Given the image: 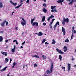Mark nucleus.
<instances>
[{
    "instance_id": "nucleus-26",
    "label": "nucleus",
    "mask_w": 76,
    "mask_h": 76,
    "mask_svg": "<svg viewBox=\"0 0 76 76\" xmlns=\"http://www.w3.org/2000/svg\"><path fill=\"white\" fill-rule=\"evenodd\" d=\"M3 4H2V2L0 3V9H1V8H2L3 7Z\"/></svg>"
},
{
    "instance_id": "nucleus-14",
    "label": "nucleus",
    "mask_w": 76,
    "mask_h": 76,
    "mask_svg": "<svg viewBox=\"0 0 76 76\" xmlns=\"http://www.w3.org/2000/svg\"><path fill=\"white\" fill-rule=\"evenodd\" d=\"M63 49H65L64 50V52H66V51H67V47L66 46H64V47L63 48Z\"/></svg>"
},
{
    "instance_id": "nucleus-51",
    "label": "nucleus",
    "mask_w": 76,
    "mask_h": 76,
    "mask_svg": "<svg viewBox=\"0 0 76 76\" xmlns=\"http://www.w3.org/2000/svg\"><path fill=\"white\" fill-rule=\"evenodd\" d=\"M17 41V40H16L15 39L13 40V42H16Z\"/></svg>"
},
{
    "instance_id": "nucleus-32",
    "label": "nucleus",
    "mask_w": 76,
    "mask_h": 76,
    "mask_svg": "<svg viewBox=\"0 0 76 76\" xmlns=\"http://www.w3.org/2000/svg\"><path fill=\"white\" fill-rule=\"evenodd\" d=\"M43 6L44 7H46V6H47V4H43Z\"/></svg>"
},
{
    "instance_id": "nucleus-61",
    "label": "nucleus",
    "mask_w": 76,
    "mask_h": 76,
    "mask_svg": "<svg viewBox=\"0 0 76 76\" xmlns=\"http://www.w3.org/2000/svg\"><path fill=\"white\" fill-rule=\"evenodd\" d=\"M50 19L49 18L48 19V20L49 21H50Z\"/></svg>"
},
{
    "instance_id": "nucleus-31",
    "label": "nucleus",
    "mask_w": 76,
    "mask_h": 76,
    "mask_svg": "<svg viewBox=\"0 0 76 76\" xmlns=\"http://www.w3.org/2000/svg\"><path fill=\"white\" fill-rule=\"evenodd\" d=\"M5 61H7L6 63H7V62H8V61H9V59L7 58H6L5 59Z\"/></svg>"
},
{
    "instance_id": "nucleus-46",
    "label": "nucleus",
    "mask_w": 76,
    "mask_h": 76,
    "mask_svg": "<svg viewBox=\"0 0 76 76\" xmlns=\"http://www.w3.org/2000/svg\"><path fill=\"white\" fill-rule=\"evenodd\" d=\"M49 26L50 28H52V26L51 25L49 24Z\"/></svg>"
},
{
    "instance_id": "nucleus-33",
    "label": "nucleus",
    "mask_w": 76,
    "mask_h": 76,
    "mask_svg": "<svg viewBox=\"0 0 76 76\" xmlns=\"http://www.w3.org/2000/svg\"><path fill=\"white\" fill-rule=\"evenodd\" d=\"M37 67V64H35L34 65V67Z\"/></svg>"
},
{
    "instance_id": "nucleus-49",
    "label": "nucleus",
    "mask_w": 76,
    "mask_h": 76,
    "mask_svg": "<svg viewBox=\"0 0 76 76\" xmlns=\"http://www.w3.org/2000/svg\"><path fill=\"white\" fill-rule=\"evenodd\" d=\"M54 12V11L53 9H52L51 11V12Z\"/></svg>"
},
{
    "instance_id": "nucleus-57",
    "label": "nucleus",
    "mask_w": 76,
    "mask_h": 76,
    "mask_svg": "<svg viewBox=\"0 0 76 76\" xmlns=\"http://www.w3.org/2000/svg\"><path fill=\"white\" fill-rule=\"evenodd\" d=\"M10 62H11V61H12V59L11 58H10Z\"/></svg>"
},
{
    "instance_id": "nucleus-11",
    "label": "nucleus",
    "mask_w": 76,
    "mask_h": 76,
    "mask_svg": "<svg viewBox=\"0 0 76 76\" xmlns=\"http://www.w3.org/2000/svg\"><path fill=\"white\" fill-rule=\"evenodd\" d=\"M15 50H16V46L14 45V48L12 49V53H14Z\"/></svg>"
},
{
    "instance_id": "nucleus-47",
    "label": "nucleus",
    "mask_w": 76,
    "mask_h": 76,
    "mask_svg": "<svg viewBox=\"0 0 76 76\" xmlns=\"http://www.w3.org/2000/svg\"><path fill=\"white\" fill-rule=\"evenodd\" d=\"M73 32H74V33L75 34H76V30H73Z\"/></svg>"
},
{
    "instance_id": "nucleus-1",
    "label": "nucleus",
    "mask_w": 76,
    "mask_h": 76,
    "mask_svg": "<svg viewBox=\"0 0 76 76\" xmlns=\"http://www.w3.org/2000/svg\"><path fill=\"white\" fill-rule=\"evenodd\" d=\"M54 67V63L53 62H52L51 63V65L50 66V71H49V70H48L47 71V73L48 75H50V74L51 72H53V68Z\"/></svg>"
},
{
    "instance_id": "nucleus-6",
    "label": "nucleus",
    "mask_w": 76,
    "mask_h": 76,
    "mask_svg": "<svg viewBox=\"0 0 76 76\" xmlns=\"http://www.w3.org/2000/svg\"><path fill=\"white\" fill-rule=\"evenodd\" d=\"M62 32H63L64 35H66V30H65V29H64L63 27H62Z\"/></svg>"
},
{
    "instance_id": "nucleus-54",
    "label": "nucleus",
    "mask_w": 76,
    "mask_h": 76,
    "mask_svg": "<svg viewBox=\"0 0 76 76\" xmlns=\"http://www.w3.org/2000/svg\"><path fill=\"white\" fill-rule=\"evenodd\" d=\"M66 1H69V2H70V1H71V0H66Z\"/></svg>"
},
{
    "instance_id": "nucleus-28",
    "label": "nucleus",
    "mask_w": 76,
    "mask_h": 76,
    "mask_svg": "<svg viewBox=\"0 0 76 76\" xmlns=\"http://www.w3.org/2000/svg\"><path fill=\"white\" fill-rule=\"evenodd\" d=\"M20 18H21L22 19V20L23 21V22H26V21L25 20V19H24V18H23L20 17Z\"/></svg>"
},
{
    "instance_id": "nucleus-15",
    "label": "nucleus",
    "mask_w": 76,
    "mask_h": 76,
    "mask_svg": "<svg viewBox=\"0 0 76 76\" xmlns=\"http://www.w3.org/2000/svg\"><path fill=\"white\" fill-rule=\"evenodd\" d=\"M23 4V3H21L20 5H18L15 8V9H18V8H19V7H20V6H22V4Z\"/></svg>"
},
{
    "instance_id": "nucleus-12",
    "label": "nucleus",
    "mask_w": 76,
    "mask_h": 76,
    "mask_svg": "<svg viewBox=\"0 0 76 76\" xmlns=\"http://www.w3.org/2000/svg\"><path fill=\"white\" fill-rule=\"evenodd\" d=\"M26 22H23V21L21 23V24L23 26H25V25H26Z\"/></svg>"
},
{
    "instance_id": "nucleus-43",
    "label": "nucleus",
    "mask_w": 76,
    "mask_h": 76,
    "mask_svg": "<svg viewBox=\"0 0 76 76\" xmlns=\"http://www.w3.org/2000/svg\"><path fill=\"white\" fill-rule=\"evenodd\" d=\"M24 1L23 0H20V3H21L22 2H23V1Z\"/></svg>"
},
{
    "instance_id": "nucleus-23",
    "label": "nucleus",
    "mask_w": 76,
    "mask_h": 76,
    "mask_svg": "<svg viewBox=\"0 0 76 76\" xmlns=\"http://www.w3.org/2000/svg\"><path fill=\"white\" fill-rule=\"evenodd\" d=\"M56 7V6H51V9H55Z\"/></svg>"
},
{
    "instance_id": "nucleus-5",
    "label": "nucleus",
    "mask_w": 76,
    "mask_h": 76,
    "mask_svg": "<svg viewBox=\"0 0 76 76\" xmlns=\"http://www.w3.org/2000/svg\"><path fill=\"white\" fill-rule=\"evenodd\" d=\"M72 35H71V39H73V31H74L75 29V26H73L72 27Z\"/></svg>"
},
{
    "instance_id": "nucleus-10",
    "label": "nucleus",
    "mask_w": 76,
    "mask_h": 76,
    "mask_svg": "<svg viewBox=\"0 0 76 76\" xmlns=\"http://www.w3.org/2000/svg\"><path fill=\"white\" fill-rule=\"evenodd\" d=\"M10 3H11V4H13V6H16V5H17V3H14L11 1H10Z\"/></svg>"
},
{
    "instance_id": "nucleus-4",
    "label": "nucleus",
    "mask_w": 76,
    "mask_h": 76,
    "mask_svg": "<svg viewBox=\"0 0 76 76\" xmlns=\"http://www.w3.org/2000/svg\"><path fill=\"white\" fill-rule=\"evenodd\" d=\"M63 21L62 22V24L63 25H64L65 24H66V23H69V19L68 18L65 19V18H63Z\"/></svg>"
},
{
    "instance_id": "nucleus-56",
    "label": "nucleus",
    "mask_w": 76,
    "mask_h": 76,
    "mask_svg": "<svg viewBox=\"0 0 76 76\" xmlns=\"http://www.w3.org/2000/svg\"><path fill=\"white\" fill-rule=\"evenodd\" d=\"M54 12H57V11L56 9L54 10Z\"/></svg>"
},
{
    "instance_id": "nucleus-41",
    "label": "nucleus",
    "mask_w": 76,
    "mask_h": 76,
    "mask_svg": "<svg viewBox=\"0 0 76 76\" xmlns=\"http://www.w3.org/2000/svg\"><path fill=\"white\" fill-rule=\"evenodd\" d=\"M55 20V19L53 18L52 19V22H54V21Z\"/></svg>"
},
{
    "instance_id": "nucleus-29",
    "label": "nucleus",
    "mask_w": 76,
    "mask_h": 76,
    "mask_svg": "<svg viewBox=\"0 0 76 76\" xmlns=\"http://www.w3.org/2000/svg\"><path fill=\"white\" fill-rule=\"evenodd\" d=\"M45 41H46L45 39H43V41H42V44H43V43H44V42Z\"/></svg>"
},
{
    "instance_id": "nucleus-24",
    "label": "nucleus",
    "mask_w": 76,
    "mask_h": 76,
    "mask_svg": "<svg viewBox=\"0 0 76 76\" xmlns=\"http://www.w3.org/2000/svg\"><path fill=\"white\" fill-rule=\"evenodd\" d=\"M42 57L43 58V59H45V60L46 58H47V57L44 55H42Z\"/></svg>"
},
{
    "instance_id": "nucleus-35",
    "label": "nucleus",
    "mask_w": 76,
    "mask_h": 76,
    "mask_svg": "<svg viewBox=\"0 0 76 76\" xmlns=\"http://www.w3.org/2000/svg\"><path fill=\"white\" fill-rule=\"evenodd\" d=\"M62 69H64V71H65V67H63V66H62Z\"/></svg>"
},
{
    "instance_id": "nucleus-50",
    "label": "nucleus",
    "mask_w": 76,
    "mask_h": 76,
    "mask_svg": "<svg viewBox=\"0 0 76 76\" xmlns=\"http://www.w3.org/2000/svg\"><path fill=\"white\" fill-rule=\"evenodd\" d=\"M0 32V33H3V32H4V31H1Z\"/></svg>"
},
{
    "instance_id": "nucleus-17",
    "label": "nucleus",
    "mask_w": 76,
    "mask_h": 76,
    "mask_svg": "<svg viewBox=\"0 0 76 76\" xmlns=\"http://www.w3.org/2000/svg\"><path fill=\"white\" fill-rule=\"evenodd\" d=\"M43 11L44 12V13H47V10L45 9V8H44Z\"/></svg>"
},
{
    "instance_id": "nucleus-63",
    "label": "nucleus",
    "mask_w": 76,
    "mask_h": 76,
    "mask_svg": "<svg viewBox=\"0 0 76 76\" xmlns=\"http://www.w3.org/2000/svg\"><path fill=\"white\" fill-rule=\"evenodd\" d=\"M74 67H75V68H76V65H74Z\"/></svg>"
},
{
    "instance_id": "nucleus-34",
    "label": "nucleus",
    "mask_w": 76,
    "mask_h": 76,
    "mask_svg": "<svg viewBox=\"0 0 76 76\" xmlns=\"http://www.w3.org/2000/svg\"><path fill=\"white\" fill-rule=\"evenodd\" d=\"M56 24L57 25H59V24H60V23H59V22L58 21L57 22H56Z\"/></svg>"
},
{
    "instance_id": "nucleus-44",
    "label": "nucleus",
    "mask_w": 76,
    "mask_h": 76,
    "mask_svg": "<svg viewBox=\"0 0 76 76\" xmlns=\"http://www.w3.org/2000/svg\"><path fill=\"white\" fill-rule=\"evenodd\" d=\"M18 27L17 26L16 27H15V29L16 30V31H17V30H18Z\"/></svg>"
},
{
    "instance_id": "nucleus-60",
    "label": "nucleus",
    "mask_w": 76,
    "mask_h": 76,
    "mask_svg": "<svg viewBox=\"0 0 76 76\" xmlns=\"http://www.w3.org/2000/svg\"><path fill=\"white\" fill-rule=\"evenodd\" d=\"M13 13H14V12H13L12 13V15H13Z\"/></svg>"
},
{
    "instance_id": "nucleus-3",
    "label": "nucleus",
    "mask_w": 76,
    "mask_h": 76,
    "mask_svg": "<svg viewBox=\"0 0 76 76\" xmlns=\"http://www.w3.org/2000/svg\"><path fill=\"white\" fill-rule=\"evenodd\" d=\"M6 23V26H7L8 24H9V23L7 21H6V20H4L3 22H2L1 23V26L2 27H4V25L5 23Z\"/></svg>"
},
{
    "instance_id": "nucleus-21",
    "label": "nucleus",
    "mask_w": 76,
    "mask_h": 76,
    "mask_svg": "<svg viewBox=\"0 0 76 76\" xmlns=\"http://www.w3.org/2000/svg\"><path fill=\"white\" fill-rule=\"evenodd\" d=\"M52 41L53 42L52 43V44L53 43V44H56V41H55V39H53Z\"/></svg>"
},
{
    "instance_id": "nucleus-8",
    "label": "nucleus",
    "mask_w": 76,
    "mask_h": 76,
    "mask_svg": "<svg viewBox=\"0 0 76 76\" xmlns=\"http://www.w3.org/2000/svg\"><path fill=\"white\" fill-rule=\"evenodd\" d=\"M71 65L70 64H68V66L67 69L68 72H70V68H71V66H70Z\"/></svg>"
},
{
    "instance_id": "nucleus-64",
    "label": "nucleus",
    "mask_w": 76,
    "mask_h": 76,
    "mask_svg": "<svg viewBox=\"0 0 76 76\" xmlns=\"http://www.w3.org/2000/svg\"><path fill=\"white\" fill-rule=\"evenodd\" d=\"M20 48H23V46H21Z\"/></svg>"
},
{
    "instance_id": "nucleus-38",
    "label": "nucleus",
    "mask_w": 76,
    "mask_h": 76,
    "mask_svg": "<svg viewBox=\"0 0 76 76\" xmlns=\"http://www.w3.org/2000/svg\"><path fill=\"white\" fill-rule=\"evenodd\" d=\"M57 25L56 24L53 27L54 28H56V27L57 26Z\"/></svg>"
},
{
    "instance_id": "nucleus-40",
    "label": "nucleus",
    "mask_w": 76,
    "mask_h": 76,
    "mask_svg": "<svg viewBox=\"0 0 76 76\" xmlns=\"http://www.w3.org/2000/svg\"><path fill=\"white\" fill-rule=\"evenodd\" d=\"M43 25L44 26H45V25H46V23H43Z\"/></svg>"
},
{
    "instance_id": "nucleus-39",
    "label": "nucleus",
    "mask_w": 76,
    "mask_h": 76,
    "mask_svg": "<svg viewBox=\"0 0 76 76\" xmlns=\"http://www.w3.org/2000/svg\"><path fill=\"white\" fill-rule=\"evenodd\" d=\"M56 50L57 52H59V51H60V50H59V49H58V48H57L56 49Z\"/></svg>"
},
{
    "instance_id": "nucleus-30",
    "label": "nucleus",
    "mask_w": 76,
    "mask_h": 76,
    "mask_svg": "<svg viewBox=\"0 0 76 76\" xmlns=\"http://www.w3.org/2000/svg\"><path fill=\"white\" fill-rule=\"evenodd\" d=\"M69 40L68 39V38H67L65 40V42H69Z\"/></svg>"
},
{
    "instance_id": "nucleus-52",
    "label": "nucleus",
    "mask_w": 76,
    "mask_h": 76,
    "mask_svg": "<svg viewBox=\"0 0 76 76\" xmlns=\"http://www.w3.org/2000/svg\"><path fill=\"white\" fill-rule=\"evenodd\" d=\"M15 43L16 44H17V45H18V42L17 41Z\"/></svg>"
},
{
    "instance_id": "nucleus-13",
    "label": "nucleus",
    "mask_w": 76,
    "mask_h": 76,
    "mask_svg": "<svg viewBox=\"0 0 76 76\" xmlns=\"http://www.w3.org/2000/svg\"><path fill=\"white\" fill-rule=\"evenodd\" d=\"M45 17H43L42 18V22H44V21H45Z\"/></svg>"
},
{
    "instance_id": "nucleus-58",
    "label": "nucleus",
    "mask_w": 76,
    "mask_h": 76,
    "mask_svg": "<svg viewBox=\"0 0 76 76\" xmlns=\"http://www.w3.org/2000/svg\"><path fill=\"white\" fill-rule=\"evenodd\" d=\"M49 18L50 19H51V18H52V16H51L50 17H49Z\"/></svg>"
},
{
    "instance_id": "nucleus-25",
    "label": "nucleus",
    "mask_w": 76,
    "mask_h": 76,
    "mask_svg": "<svg viewBox=\"0 0 76 76\" xmlns=\"http://www.w3.org/2000/svg\"><path fill=\"white\" fill-rule=\"evenodd\" d=\"M3 37L1 36H0V42L2 41H3Z\"/></svg>"
},
{
    "instance_id": "nucleus-22",
    "label": "nucleus",
    "mask_w": 76,
    "mask_h": 76,
    "mask_svg": "<svg viewBox=\"0 0 76 76\" xmlns=\"http://www.w3.org/2000/svg\"><path fill=\"white\" fill-rule=\"evenodd\" d=\"M59 53V54H64V53L63 52L61 51V50H60L58 52Z\"/></svg>"
},
{
    "instance_id": "nucleus-2",
    "label": "nucleus",
    "mask_w": 76,
    "mask_h": 76,
    "mask_svg": "<svg viewBox=\"0 0 76 76\" xmlns=\"http://www.w3.org/2000/svg\"><path fill=\"white\" fill-rule=\"evenodd\" d=\"M34 20L35 18H34L33 19H31V24H32L33 26H35V25L37 26H38V22H34Z\"/></svg>"
},
{
    "instance_id": "nucleus-18",
    "label": "nucleus",
    "mask_w": 76,
    "mask_h": 76,
    "mask_svg": "<svg viewBox=\"0 0 76 76\" xmlns=\"http://www.w3.org/2000/svg\"><path fill=\"white\" fill-rule=\"evenodd\" d=\"M7 66H6L5 68H4L3 69L0 70V71H4V70H6V69H7Z\"/></svg>"
},
{
    "instance_id": "nucleus-45",
    "label": "nucleus",
    "mask_w": 76,
    "mask_h": 76,
    "mask_svg": "<svg viewBox=\"0 0 76 76\" xmlns=\"http://www.w3.org/2000/svg\"><path fill=\"white\" fill-rule=\"evenodd\" d=\"M6 53V52H3L2 53V54L3 55H4V54H5V53Z\"/></svg>"
},
{
    "instance_id": "nucleus-19",
    "label": "nucleus",
    "mask_w": 76,
    "mask_h": 76,
    "mask_svg": "<svg viewBox=\"0 0 76 76\" xmlns=\"http://www.w3.org/2000/svg\"><path fill=\"white\" fill-rule=\"evenodd\" d=\"M32 57H37V58H39V56L36 55L34 56H32Z\"/></svg>"
},
{
    "instance_id": "nucleus-7",
    "label": "nucleus",
    "mask_w": 76,
    "mask_h": 76,
    "mask_svg": "<svg viewBox=\"0 0 76 76\" xmlns=\"http://www.w3.org/2000/svg\"><path fill=\"white\" fill-rule=\"evenodd\" d=\"M74 1V2H76V0H72L71 1H70V2L68 3V4H69V5L73 4V3Z\"/></svg>"
},
{
    "instance_id": "nucleus-59",
    "label": "nucleus",
    "mask_w": 76,
    "mask_h": 76,
    "mask_svg": "<svg viewBox=\"0 0 76 76\" xmlns=\"http://www.w3.org/2000/svg\"><path fill=\"white\" fill-rule=\"evenodd\" d=\"M74 60V58H72L71 60H72V61H73Z\"/></svg>"
},
{
    "instance_id": "nucleus-36",
    "label": "nucleus",
    "mask_w": 76,
    "mask_h": 76,
    "mask_svg": "<svg viewBox=\"0 0 76 76\" xmlns=\"http://www.w3.org/2000/svg\"><path fill=\"white\" fill-rule=\"evenodd\" d=\"M29 0H27L26 2V3H29Z\"/></svg>"
},
{
    "instance_id": "nucleus-62",
    "label": "nucleus",
    "mask_w": 76,
    "mask_h": 76,
    "mask_svg": "<svg viewBox=\"0 0 76 76\" xmlns=\"http://www.w3.org/2000/svg\"><path fill=\"white\" fill-rule=\"evenodd\" d=\"M7 76H10V75H9V73L7 75Z\"/></svg>"
},
{
    "instance_id": "nucleus-53",
    "label": "nucleus",
    "mask_w": 76,
    "mask_h": 76,
    "mask_svg": "<svg viewBox=\"0 0 76 76\" xmlns=\"http://www.w3.org/2000/svg\"><path fill=\"white\" fill-rule=\"evenodd\" d=\"M8 42V40H5V42L7 43Z\"/></svg>"
},
{
    "instance_id": "nucleus-9",
    "label": "nucleus",
    "mask_w": 76,
    "mask_h": 76,
    "mask_svg": "<svg viewBox=\"0 0 76 76\" xmlns=\"http://www.w3.org/2000/svg\"><path fill=\"white\" fill-rule=\"evenodd\" d=\"M64 1V0H59L57 1L58 3H60L61 5L63 4V3L62 2H63Z\"/></svg>"
},
{
    "instance_id": "nucleus-16",
    "label": "nucleus",
    "mask_w": 76,
    "mask_h": 76,
    "mask_svg": "<svg viewBox=\"0 0 76 76\" xmlns=\"http://www.w3.org/2000/svg\"><path fill=\"white\" fill-rule=\"evenodd\" d=\"M17 64V63H16L15 62H14L13 64V66H12V68H14V67L15 66V65H16Z\"/></svg>"
},
{
    "instance_id": "nucleus-20",
    "label": "nucleus",
    "mask_w": 76,
    "mask_h": 76,
    "mask_svg": "<svg viewBox=\"0 0 76 76\" xmlns=\"http://www.w3.org/2000/svg\"><path fill=\"white\" fill-rule=\"evenodd\" d=\"M42 33L41 32H39V34H38V36H42Z\"/></svg>"
},
{
    "instance_id": "nucleus-37",
    "label": "nucleus",
    "mask_w": 76,
    "mask_h": 76,
    "mask_svg": "<svg viewBox=\"0 0 76 76\" xmlns=\"http://www.w3.org/2000/svg\"><path fill=\"white\" fill-rule=\"evenodd\" d=\"M4 54L5 56H7V53L6 52Z\"/></svg>"
},
{
    "instance_id": "nucleus-48",
    "label": "nucleus",
    "mask_w": 76,
    "mask_h": 76,
    "mask_svg": "<svg viewBox=\"0 0 76 76\" xmlns=\"http://www.w3.org/2000/svg\"><path fill=\"white\" fill-rule=\"evenodd\" d=\"M25 41H24V42L22 43V45H24V44H25Z\"/></svg>"
},
{
    "instance_id": "nucleus-27",
    "label": "nucleus",
    "mask_w": 76,
    "mask_h": 76,
    "mask_svg": "<svg viewBox=\"0 0 76 76\" xmlns=\"http://www.w3.org/2000/svg\"><path fill=\"white\" fill-rule=\"evenodd\" d=\"M59 58L60 61H61V60H62V58H62V56H61V55H59Z\"/></svg>"
},
{
    "instance_id": "nucleus-42",
    "label": "nucleus",
    "mask_w": 76,
    "mask_h": 76,
    "mask_svg": "<svg viewBox=\"0 0 76 76\" xmlns=\"http://www.w3.org/2000/svg\"><path fill=\"white\" fill-rule=\"evenodd\" d=\"M45 44L47 45H47H49V43H48L47 42H45Z\"/></svg>"
},
{
    "instance_id": "nucleus-55",
    "label": "nucleus",
    "mask_w": 76,
    "mask_h": 76,
    "mask_svg": "<svg viewBox=\"0 0 76 76\" xmlns=\"http://www.w3.org/2000/svg\"><path fill=\"white\" fill-rule=\"evenodd\" d=\"M53 23V22H52V21L51 22L50 25H51L52 24V23Z\"/></svg>"
}]
</instances>
